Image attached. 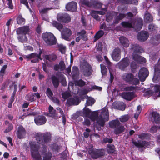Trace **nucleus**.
I'll use <instances>...</instances> for the list:
<instances>
[{
  "mask_svg": "<svg viewBox=\"0 0 160 160\" xmlns=\"http://www.w3.org/2000/svg\"><path fill=\"white\" fill-rule=\"evenodd\" d=\"M120 124V122L117 119L112 120L109 123L110 128L114 129V132L116 135H118L124 131V126L121 125Z\"/></svg>",
  "mask_w": 160,
  "mask_h": 160,
  "instance_id": "1",
  "label": "nucleus"
},
{
  "mask_svg": "<svg viewBox=\"0 0 160 160\" xmlns=\"http://www.w3.org/2000/svg\"><path fill=\"white\" fill-rule=\"evenodd\" d=\"M35 138L37 142L42 145L49 143L51 140V135L48 132L37 133L36 135Z\"/></svg>",
  "mask_w": 160,
  "mask_h": 160,
  "instance_id": "2",
  "label": "nucleus"
},
{
  "mask_svg": "<svg viewBox=\"0 0 160 160\" xmlns=\"http://www.w3.org/2000/svg\"><path fill=\"white\" fill-rule=\"evenodd\" d=\"M109 115L107 108H103L97 119V124L100 127H104L106 121H108L109 119Z\"/></svg>",
  "mask_w": 160,
  "mask_h": 160,
  "instance_id": "3",
  "label": "nucleus"
},
{
  "mask_svg": "<svg viewBox=\"0 0 160 160\" xmlns=\"http://www.w3.org/2000/svg\"><path fill=\"white\" fill-rule=\"evenodd\" d=\"M122 78L126 82L133 85H137L139 84V79L135 78L134 75L130 72L124 73L122 76Z\"/></svg>",
  "mask_w": 160,
  "mask_h": 160,
  "instance_id": "4",
  "label": "nucleus"
},
{
  "mask_svg": "<svg viewBox=\"0 0 160 160\" xmlns=\"http://www.w3.org/2000/svg\"><path fill=\"white\" fill-rule=\"evenodd\" d=\"M42 37L45 42L48 45H53L56 43V38L54 35L51 33H43L42 34Z\"/></svg>",
  "mask_w": 160,
  "mask_h": 160,
  "instance_id": "5",
  "label": "nucleus"
},
{
  "mask_svg": "<svg viewBox=\"0 0 160 160\" xmlns=\"http://www.w3.org/2000/svg\"><path fill=\"white\" fill-rule=\"evenodd\" d=\"M105 153V150L103 149H93L91 151V154L93 158L96 159L104 156Z\"/></svg>",
  "mask_w": 160,
  "mask_h": 160,
  "instance_id": "6",
  "label": "nucleus"
},
{
  "mask_svg": "<svg viewBox=\"0 0 160 160\" xmlns=\"http://www.w3.org/2000/svg\"><path fill=\"white\" fill-rule=\"evenodd\" d=\"M149 73L148 70L146 68L143 67L140 69L138 72V77L140 81H144L148 76Z\"/></svg>",
  "mask_w": 160,
  "mask_h": 160,
  "instance_id": "7",
  "label": "nucleus"
},
{
  "mask_svg": "<svg viewBox=\"0 0 160 160\" xmlns=\"http://www.w3.org/2000/svg\"><path fill=\"white\" fill-rule=\"evenodd\" d=\"M26 132L25 128L22 126H19L16 130V135L17 137L20 139L25 138Z\"/></svg>",
  "mask_w": 160,
  "mask_h": 160,
  "instance_id": "8",
  "label": "nucleus"
},
{
  "mask_svg": "<svg viewBox=\"0 0 160 160\" xmlns=\"http://www.w3.org/2000/svg\"><path fill=\"white\" fill-rule=\"evenodd\" d=\"M72 34V32L71 30L67 28H64L61 32L62 38L68 41L70 40V38Z\"/></svg>",
  "mask_w": 160,
  "mask_h": 160,
  "instance_id": "9",
  "label": "nucleus"
},
{
  "mask_svg": "<svg viewBox=\"0 0 160 160\" xmlns=\"http://www.w3.org/2000/svg\"><path fill=\"white\" fill-rule=\"evenodd\" d=\"M58 20L61 22L68 23L71 21V18L68 14H63L57 16Z\"/></svg>",
  "mask_w": 160,
  "mask_h": 160,
  "instance_id": "10",
  "label": "nucleus"
},
{
  "mask_svg": "<svg viewBox=\"0 0 160 160\" xmlns=\"http://www.w3.org/2000/svg\"><path fill=\"white\" fill-rule=\"evenodd\" d=\"M112 59L115 61H118L121 58V50L119 48H115L111 55Z\"/></svg>",
  "mask_w": 160,
  "mask_h": 160,
  "instance_id": "11",
  "label": "nucleus"
},
{
  "mask_svg": "<svg viewBox=\"0 0 160 160\" xmlns=\"http://www.w3.org/2000/svg\"><path fill=\"white\" fill-rule=\"evenodd\" d=\"M149 37V34L148 32L145 31H141L138 33L137 35L138 40L141 42H144L146 41Z\"/></svg>",
  "mask_w": 160,
  "mask_h": 160,
  "instance_id": "12",
  "label": "nucleus"
},
{
  "mask_svg": "<svg viewBox=\"0 0 160 160\" xmlns=\"http://www.w3.org/2000/svg\"><path fill=\"white\" fill-rule=\"evenodd\" d=\"M34 121L38 125H40L44 124L47 121V119L43 115H38L34 118Z\"/></svg>",
  "mask_w": 160,
  "mask_h": 160,
  "instance_id": "13",
  "label": "nucleus"
},
{
  "mask_svg": "<svg viewBox=\"0 0 160 160\" xmlns=\"http://www.w3.org/2000/svg\"><path fill=\"white\" fill-rule=\"evenodd\" d=\"M151 114V119L153 122L159 124L160 123V114L156 111H152Z\"/></svg>",
  "mask_w": 160,
  "mask_h": 160,
  "instance_id": "14",
  "label": "nucleus"
},
{
  "mask_svg": "<svg viewBox=\"0 0 160 160\" xmlns=\"http://www.w3.org/2000/svg\"><path fill=\"white\" fill-rule=\"evenodd\" d=\"M135 93L133 92H123L122 93V97L128 101H131L135 97Z\"/></svg>",
  "mask_w": 160,
  "mask_h": 160,
  "instance_id": "15",
  "label": "nucleus"
},
{
  "mask_svg": "<svg viewBox=\"0 0 160 160\" xmlns=\"http://www.w3.org/2000/svg\"><path fill=\"white\" fill-rule=\"evenodd\" d=\"M132 143L136 147L139 148H143L144 149H145L149 144L148 142L142 140H138L137 142L133 141Z\"/></svg>",
  "mask_w": 160,
  "mask_h": 160,
  "instance_id": "16",
  "label": "nucleus"
},
{
  "mask_svg": "<svg viewBox=\"0 0 160 160\" xmlns=\"http://www.w3.org/2000/svg\"><path fill=\"white\" fill-rule=\"evenodd\" d=\"M79 103V99L78 97L71 98L68 99L67 101V104L69 106L72 105H77Z\"/></svg>",
  "mask_w": 160,
  "mask_h": 160,
  "instance_id": "17",
  "label": "nucleus"
},
{
  "mask_svg": "<svg viewBox=\"0 0 160 160\" xmlns=\"http://www.w3.org/2000/svg\"><path fill=\"white\" fill-rule=\"evenodd\" d=\"M92 70L89 64L87 63L84 65L83 68V73L84 76H89L92 73Z\"/></svg>",
  "mask_w": 160,
  "mask_h": 160,
  "instance_id": "18",
  "label": "nucleus"
},
{
  "mask_svg": "<svg viewBox=\"0 0 160 160\" xmlns=\"http://www.w3.org/2000/svg\"><path fill=\"white\" fill-rule=\"evenodd\" d=\"M130 49L133 53H138L139 54L144 52L143 48L138 44H132L131 46Z\"/></svg>",
  "mask_w": 160,
  "mask_h": 160,
  "instance_id": "19",
  "label": "nucleus"
},
{
  "mask_svg": "<svg viewBox=\"0 0 160 160\" xmlns=\"http://www.w3.org/2000/svg\"><path fill=\"white\" fill-rule=\"evenodd\" d=\"M120 69L124 70L129 65V60L127 58H125L119 62L118 63Z\"/></svg>",
  "mask_w": 160,
  "mask_h": 160,
  "instance_id": "20",
  "label": "nucleus"
},
{
  "mask_svg": "<svg viewBox=\"0 0 160 160\" xmlns=\"http://www.w3.org/2000/svg\"><path fill=\"white\" fill-rule=\"evenodd\" d=\"M65 8L68 11L75 12L77 8V3L74 2H71L66 5Z\"/></svg>",
  "mask_w": 160,
  "mask_h": 160,
  "instance_id": "21",
  "label": "nucleus"
},
{
  "mask_svg": "<svg viewBox=\"0 0 160 160\" xmlns=\"http://www.w3.org/2000/svg\"><path fill=\"white\" fill-rule=\"evenodd\" d=\"M29 28L28 26H23L17 29L16 32L18 34L25 35L28 32Z\"/></svg>",
  "mask_w": 160,
  "mask_h": 160,
  "instance_id": "22",
  "label": "nucleus"
},
{
  "mask_svg": "<svg viewBox=\"0 0 160 160\" xmlns=\"http://www.w3.org/2000/svg\"><path fill=\"white\" fill-rule=\"evenodd\" d=\"M44 58L46 60V63L48 65V62L47 61H49L50 62H54L57 60V56L56 54L53 53L50 54L45 55Z\"/></svg>",
  "mask_w": 160,
  "mask_h": 160,
  "instance_id": "23",
  "label": "nucleus"
},
{
  "mask_svg": "<svg viewBox=\"0 0 160 160\" xmlns=\"http://www.w3.org/2000/svg\"><path fill=\"white\" fill-rule=\"evenodd\" d=\"M39 51L38 54H37V53H32L26 56L25 58L30 59L37 57L40 60H42V58H41V56L42 53V50L40 48H39Z\"/></svg>",
  "mask_w": 160,
  "mask_h": 160,
  "instance_id": "24",
  "label": "nucleus"
},
{
  "mask_svg": "<svg viewBox=\"0 0 160 160\" xmlns=\"http://www.w3.org/2000/svg\"><path fill=\"white\" fill-rule=\"evenodd\" d=\"M71 74L73 79H75L77 78L79 74L78 68L76 66L72 67Z\"/></svg>",
  "mask_w": 160,
  "mask_h": 160,
  "instance_id": "25",
  "label": "nucleus"
},
{
  "mask_svg": "<svg viewBox=\"0 0 160 160\" xmlns=\"http://www.w3.org/2000/svg\"><path fill=\"white\" fill-rule=\"evenodd\" d=\"M119 40L121 44L123 47L126 48L128 47L129 41L124 36L120 37Z\"/></svg>",
  "mask_w": 160,
  "mask_h": 160,
  "instance_id": "26",
  "label": "nucleus"
},
{
  "mask_svg": "<svg viewBox=\"0 0 160 160\" xmlns=\"http://www.w3.org/2000/svg\"><path fill=\"white\" fill-rule=\"evenodd\" d=\"M51 79L54 87L56 88H57L60 82L59 78L53 75L51 76Z\"/></svg>",
  "mask_w": 160,
  "mask_h": 160,
  "instance_id": "27",
  "label": "nucleus"
},
{
  "mask_svg": "<svg viewBox=\"0 0 160 160\" xmlns=\"http://www.w3.org/2000/svg\"><path fill=\"white\" fill-rule=\"evenodd\" d=\"M86 33V31L82 29L80 32H77L76 35L81 38L82 39L86 41L87 40V36L85 35Z\"/></svg>",
  "mask_w": 160,
  "mask_h": 160,
  "instance_id": "28",
  "label": "nucleus"
},
{
  "mask_svg": "<svg viewBox=\"0 0 160 160\" xmlns=\"http://www.w3.org/2000/svg\"><path fill=\"white\" fill-rule=\"evenodd\" d=\"M29 145L31 149V151L33 152H37L39 150V147L37 145L35 142H29Z\"/></svg>",
  "mask_w": 160,
  "mask_h": 160,
  "instance_id": "29",
  "label": "nucleus"
},
{
  "mask_svg": "<svg viewBox=\"0 0 160 160\" xmlns=\"http://www.w3.org/2000/svg\"><path fill=\"white\" fill-rule=\"evenodd\" d=\"M51 149L53 152L58 153L61 148V146L56 143H53L50 146Z\"/></svg>",
  "mask_w": 160,
  "mask_h": 160,
  "instance_id": "30",
  "label": "nucleus"
},
{
  "mask_svg": "<svg viewBox=\"0 0 160 160\" xmlns=\"http://www.w3.org/2000/svg\"><path fill=\"white\" fill-rule=\"evenodd\" d=\"M143 20L141 18H139L138 19L136 25L135 27V29L139 31L142 28L143 26Z\"/></svg>",
  "mask_w": 160,
  "mask_h": 160,
  "instance_id": "31",
  "label": "nucleus"
},
{
  "mask_svg": "<svg viewBox=\"0 0 160 160\" xmlns=\"http://www.w3.org/2000/svg\"><path fill=\"white\" fill-rule=\"evenodd\" d=\"M104 34V32L102 30H99L95 34L94 36V41L96 42L102 37Z\"/></svg>",
  "mask_w": 160,
  "mask_h": 160,
  "instance_id": "32",
  "label": "nucleus"
},
{
  "mask_svg": "<svg viewBox=\"0 0 160 160\" xmlns=\"http://www.w3.org/2000/svg\"><path fill=\"white\" fill-rule=\"evenodd\" d=\"M126 16L125 14L120 13L118 16H117L115 18L114 20L113 21V23L114 24H118L120 21L124 18Z\"/></svg>",
  "mask_w": 160,
  "mask_h": 160,
  "instance_id": "33",
  "label": "nucleus"
},
{
  "mask_svg": "<svg viewBox=\"0 0 160 160\" xmlns=\"http://www.w3.org/2000/svg\"><path fill=\"white\" fill-rule=\"evenodd\" d=\"M52 25L53 27L56 28L60 31L62 30L63 27V25L62 24L55 21H52Z\"/></svg>",
  "mask_w": 160,
  "mask_h": 160,
  "instance_id": "34",
  "label": "nucleus"
},
{
  "mask_svg": "<svg viewBox=\"0 0 160 160\" xmlns=\"http://www.w3.org/2000/svg\"><path fill=\"white\" fill-rule=\"evenodd\" d=\"M92 7L95 8H100L102 7V4L98 0H91Z\"/></svg>",
  "mask_w": 160,
  "mask_h": 160,
  "instance_id": "35",
  "label": "nucleus"
},
{
  "mask_svg": "<svg viewBox=\"0 0 160 160\" xmlns=\"http://www.w3.org/2000/svg\"><path fill=\"white\" fill-rule=\"evenodd\" d=\"M92 7L95 8H100L102 7V4L98 0H91Z\"/></svg>",
  "mask_w": 160,
  "mask_h": 160,
  "instance_id": "36",
  "label": "nucleus"
},
{
  "mask_svg": "<svg viewBox=\"0 0 160 160\" xmlns=\"http://www.w3.org/2000/svg\"><path fill=\"white\" fill-rule=\"evenodd\" d=\"M144 21L148 23L152 22L153 20V18L150 13L148 12L145 14L144 17Z\"/></svg>",
  "mask_w": 160,
  "mask_h": 160,
  "instance_id": "37",
  "label": "nucleus"
},
{
  "mask_svg": "<svg viewBox=\"0 0 160 160\" xmlns=\"http://www.w3.org/2000/svg\"><path fill=\"white\" fill-rule=\"evenodd\" d=\"M31 153L32 156L34 160H41V156L38 152L31 151Z\"/></svg>",
  "mask_w": 160,
  "mask_h": 160,
  "instance_id": "38",
  "label": "nucleus"
},
{
  "mask_svg": "<svg viewBox=\"0 0 160 160\" xmlns=\"http://www.w3.org/2000/svg\"><path fill=\"white\" fill-rule=\"evenodd\" d=\"M98 114L97 111L93 112H91L90 115H89L88 118L94 121L98 117Z\"/></svg>",
  "mask_w": 160,
  "mask_h": 160,
  "instance_id": "39",
  "label": "nucleus"
},
{
  "mask_svg": "<svg viewBox=\"0 0 160 160\" xmlns=\"http://www.w3.org/2000/svg\"><path fill=\"white\" fill-rule=\"evenodd\" d=\"M17 38L19 42L22 43L26 42L28 41V38L25 35L20 34Z\"/></svg>",
  "mask_w": 160,
  "mask_h": 160,
  "instance_id": "40",
  "label": "nucleus"
},
{
  "mask_svg": "<svg viewBox=\"0 0 160 160\" xmlns=\"http://www.w3.org/2000/svg\"><path fill=\"white\" fill-rule=\"evenodd\" d=\"M16 20L17 24L19 25L24 24L25 22V19L22 17L21 15H19Z\"/></svg>",
  "mask_w": 160,
  "mask_h": 160,
  "instance_id": "41",
  "label": "nucleus"
},
{
  "mask_svg": "<svg viewBox=\"0 0 160 160\" xmlns=\"http://www.w3.org/2000/svg\"><path fill=\"white\" fill-rule=\"evenodd\" d=\"M58 76L61 79L60 82L62 85L63 86H66L67 85V82L64 75L62 74H60Z\"/></svg>",
  "mask_w": 160,
  "mask_h": 160,
  "instance_id": "42",
  "label": "nucleus"
},
{
  "mask_svg": "<svg viewBox=\"0 0 160 160\" xmlns=\"http://www.w3.org/2000/svg\"><path fill=\"white\" fill-rule=\"evenodd\" d=\"M121 25L122 27L127 28H132V23L129 21H123L122 22Z\"/></svg>",
  "mask_w": 160,
  "mask_h": 160,
  "instance_id": "43",
  "label": "nucleus"
},
{
  "mask_svg": "<svg viewBox=\"0 0 160 160\" xmlns=\"http://www.w3.org/2000/svg\"><path fill=\"white\" fill-rule=\"evenodd\" d=\"M107 147L109 149L108 150V153H115V146L112 144H108Z\"/></svg>",
  "mask_w": 160,
  "mask_h": 160,
  "instance_id": "44",
  "label": "nucleus"
},
{
  "mask_svg": "<svg viewBox=\"0 0 160 160\" xmlns=\"http://www.w3.org/2000/svg\"><path fill=\"white\" fill-rule=\"evenodd\" d=\"M95 100L93 98L88 99L85 103V106H92L95 102Z\"/></svg>",
  "mask_w": 160,
  "mask_h": 160,
  "instance_id": "45",
  "label": "nucleus"
},
{
  "mask_svg": "<svg viewBox=\"0 0 160 160\" xmlns=\"http://www.w3.org/2000/svg\"><path fill=\"white\" fill-rule=\"evenodd\" d=\"M52 157V154L51 152H48L46 153L43 158V160H51Z\"/></svg>",
  "mask_w": 160,
  "mask_h": 160,
  "instance_id": "46",
  "label": "nucleus"
},
{
  "mask_svg": "<svg viewBox=\"0 0 160 160\" xmlns=\"http://www.w3.org/2000/svg\"><path fill=\"white\" fill-rule=\"evenodd\" d=\"M56 110H54L52 112H49L48 114V115L54 119H57L58 118V114L56 113Z\"/></svg>",
  "mask_w": 160,
  "mask_h": 160,
  "instance_id": "47",
  "label": "nucleus"
},
{
  "mask_svg": "<svg viewBox=\"0 0 160 160\" xmlns=\"http://www.w3.org/2000/svg\"><path fill=\"white\" fill-rule=\"evenodd\" d=\"M25 99L31 102L34 101V95L32 93L30 94H28L25 97Z\"/></svg>",
  "mask_w": 160,
  "mask_h": 160,
  "instance_id": "48",
  "label": "nucleus"
},
{
  "mask_svg": "<svg viewBox=\"0 0 160 160\" xmlns=\"http://www.w3.org/2000/svg\"><path fill=\"white\" fill-rule=\"evenodd\" d=\"M97 11H93L91 14V16L97 21H100V18L98 15Z\"/></svg>",
  "mask_w": 160,
  "mask_h": 160,
  "instance_id": "49",
  "label": "nucleus"
},
{
  "mask_svg": "<svg viewBox=\"0 0 160 160\" xmlns=\"http://www.w3.org/2000/svg\"><path fill=\"white\" fill-rule=\"evenodd\" d=\"M101 72L103 76H105L107 75V69L106 67L104 65L101 64L100 65Z\"/></svg>",
  "mask_w": 160,
  "mask_h": 160,
  "instance_id": "50",
  "label": "nucleus"
},
{
  "mask_svg": "<svg viewBox=\"0 0 160 160\" xmlns=\"http://www.w3.org/2000/svg\"><path fill=\"white\" fill-rule=\"evenodd\" d=\"M129 118L130 117L129 115L126 114L122 116L121 117L119 118V120L121 122H124L127 121L129 119Z\"/></svg>",
  "mask_w": 160,
  "mask_h": 160,
  "instance_id": "51",
  "label": "nucleus"
},
{
  "mask_svg": "<svg viewBox=\"0 0 160 160\" xmlns=\"http://www.w3.org/2000/svg\"><path fill=\"white\" fill-rule=\"evenodd\" d=\"M91 112V111L88 108H84L83 109V114L86 117L88 118Z\"/></svg>",
  "mask_w": 160,
  "mask_h": 160,
  "instance_id": "52",
  "label": "nucleus"
},
{
  "mask_svg": "<svg viewBox=\"0 0 160 160\" xmlns=\"http://www.w3.org/2000/svg\"><path fill=\"white\" fill-rule=\"evenodd\" d=\"M59 65L60 71H63L66 68V65L63 61H61L59 63Z\"/></svg>",
  "mask_w": 160,
  "mask_h": 160,
  "instance_id": "53",
  "label": "nucleus"
},
{
  "mask_svg": "<svg viewBox=\"0 0 160 160\" xmlns=\"http://www.w3.org/2000/svg\"><path fill=\"white\" fill-rule=\"evenodd\" d=\"M16 82L15 81L13 82L12 85H10L9 87V89L10 90L12 89V87H14V91L13 92V93L16 94V92L17 91V88H18V85L16 84Z\"/></svg>",
  "mask_w": 160,
  "mask_h": 160,
  "instance_id": "54",
  "label": "nucleus"
},
{
  "mask_svg": "<svg viewBox=\"0 0 160 160\" xmlns=\"http://www.w3.org/2000/svg\"><path fill=\"white\" fill-rule=\"evenodd\" d=\"M76 83L77 85L80 87H83L86 84V82L82 79L76 81Z\"/></svg>",
  "mask_w": 160,
  "mask_h": 160,
  "instance_id": "55",
  "label": "nucleus"
},
{
  "mask_svg": "<svg viewBox=\"0 0 160 160\" xmlns=\"http://www.w3.org/2000/svg\"><path fill=\"white\" fill-rule=\"evenodd\" d=\"M82 4L83 5H84L89 7H92L91 0L90 2H89L88 0H83L82 2Z\"/></svg>",
  "mask_w": 160,
  "mask_h": 160,
  "instance_id": "56",
  "label": "nucleus"
},
{
  "mask_svg": "<svg viewBox=\"0 0 160 160\" xmlns=\"http://www.w3.org/2000/svg\"><path fill=\"white\" fill-rule=\"evenodd\" d=\"M96 50L97 51L100 52H102L103 49V45L101 42H99L96 45Z\"/></svg>",
  "mask_w": 160,
  "mask_h": 160,
  "instance_id": "57",
  "label": "nucleus"
},
{
  "mask_svg": "<svg viewBox=\"0 0 160 160\" xmlns=\"http://www.w3.org/2000/svg\"><path fill=\"white\" fill-rule=\"evenodd\" d=\"M46 93L47 95L49 97V98H52L53 95V94L52 90L49 88H47L46 91Z\"/></svg>",
  "mask_w": 160,
  "mask_h": 160,
  "instance_id": "58",
  "label": "nucleus"
},
{
  "mask_svg": "<svg viewBox=\"0 0 160 160\" xmlns=\"http://www.w3.org/2000/svg\"><path fill=\"white\" fill-rule=\"evenodd\" d=\"M130 67L132 71L133 72H134L137 68L136 63L134 62H132L130 64Z\"/></svg>",
  "mask_w": 160,
  "mask_h": 160,
  "instance_id": "59",
  "label": "nucleus"
},
{
  "mask_svg": "<svg viewBox=\"0 0 160 160\" xmlns=\"http://www.w3.org/2000/svg\"><path fill=\"white\" fill-rule=\"evenodd\" d=\"M138 53H133L132 54L133 59L135 61L138 62L141 56L138 54Z\"/></svg>",
  "mask_w": 160,
  "mask_h": 160,
  "instance_id": "60",
  "label": "nucleus"
},
{
  "mask_svg": "<svg viewBox=\"0 0 160 160\" xmlns=\"http://www.w3.org/2000/svg\"><path fill=\"white\" fill-rule=\"evenodd\" d=\"M113 139L112 138H105L103 139L102 140L103 142L104 143H111L112 142Z\"/></svg>",
  "mask_w": 160,
  "mask_h": 160,
  "instance_id": "61",
  "label": "nucleus"
},
{
  "mask_svg": "<svg viewBox=\"0 0 160 160\" xmlns=\"http://www.w3.org/2000/svg\"><path fill=\"white\" fill-rule=\"evenodd\" d=\"M153 92L152 90H147L145 92L144 96H145L150 97L153 94Z\"/></svg>",
  "mask_w": 160,
  "mask_h": 160,
  "instance_id": "62",
  "label": "nucleus"
},
{
  "mask_svg": "<svg viewBox=\"0 0 160 160\" xmlns=\"http://www.w3.org/2000/svg\"><path fill=\"white\" fill-rule=\"evenodd\" d=\"M13 128V126L12 123H9L8 125V127L4 131L5 133H8Z\"/></svg>",
  "mask_w": 160,
  "mask_h": 160,
  "instance_id": "63",
  "label": "nucleus"
},
{
  "mask_svg": "<svg viewBox=\"0 0 160 160\" xmlns=\"http://www.w3.org/2000/svg\"><path fill=\"white\" fill-rule=\"evenodd\" d=\"M62 98L65 99L68 98L70 96V93L67 92L62 93Z\"/></svg>",
  "mask_w": 160,
  "mask_h": 160,
  "instance_id": "64",
  "label": "nucleus"
}]
</instances>
